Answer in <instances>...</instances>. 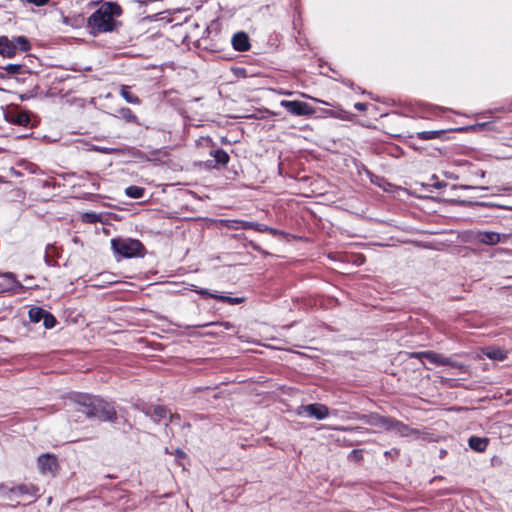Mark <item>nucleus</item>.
<instances>
[{"label": "nucleus", "instance_id": "obj_1", "mask_svg": "<svg viewBox=\"0 0 512 512\" xmlns=\"http://www.w3.org/2000/svg\"><path fill=\"white\" fill-rule=\"evenodd\" d=\"M74 403L88 418H96L100 421L113 422L117 418L116 410L110 403L103 399L84 393H75L72 397Z\"/></svg>", "mask_w": 512, "mask_h": 512}, {"label": "nucleus", "instance_id": "obj_2", "mask_svg": "<svg viewBox=\"0 0 512 512\" xmlns=\"http://www.w3.org/2000/svg\"><path fill=\"white\" fill-rule=\"evenodd\" d=\"M122 13L121 7L113 2H105L88 18V27L93 35L112 32L116 29L115 17Z\"/></svg>", "mask_w": 512, "mask_h": 512}, {"label": "nucleus", "instance_id": "obj_3", "mask_svg": "<svg viewBox=\"0 0 512 512\" xmlns=\"http://www.w3.org/2000/svg\"><path fill=\"white\" fill-rule=\"evenodd\" d=\"M111 246L114 253L124 258L142 256L145 250L143 244L136 239H112Z\"/></svg>", "mask_w": 512, "mask_h": 512}, {"label": "nucleus", "instance_id": "obj_4", "mask_svg": "<svg viewBox=\"0 0 512 512\" xmlns=\"http://www.w3.org/2000/svg\"><path fill=\"white\" fill-rule=\"evenodd\" d=\"M413 356L422 359L425 358L428 360L431 364L435 366H451L454 368H460L461 365L457 363L456 361H453L451 358L446 357L443 354L436 353L433 351H424V352H417L414 353Z\"/></svg>", "mask_w": 512, "mask_h": 512}, {"label": "nucleus", "instance_id": "obj_5", "mask_svg": "<svg viewBox=\"0 0 512 512\" xmlns=\"http://www.w3.org/2000/svg\"><path fill=\"white\" fill-rule=\"evenodd\" d=\"M280 105L284 107L290 114L295 116H310L315 113V109L306 102L294 100H282Z\"/></svg>", "mask_w": 512, "mask_h": 512}, {"label": "nucleus", "instance_id": "obj_6", "mask_svg": "<svg viewBox=\"0 0 512 512\" xmlns=\"http://www.w3.org/2000/svg\"><path fill=\"white\" fill-rule=\"evenodd\" d=\"M300 416L316 418L323 420L328 417L329 409L326 405L320 403H313L300 406L297 412Z\"/></svg>", "mask_w": 512, "mask_h": 512}, {"label": "nucleus", "instance_id": "obj_7", "mask_svg": "<svg viewBox=\"0 0 512 512\" xmlns=\"http://www.w3.org/2000/svg\"><path fill=\"white\" fill-rule=\"evenodd\" d=\"M386 430L393 431L395 434L401 437H413L418 438L420 432L416 429L409 427L408 425L397 421L393 418L388 417L386 422Z\"/></svg>", "mask_w": 512, "mask_h": 512}, {"label": "nucleus", "instance_id": "obj_8", "mask_svg": "<svg viewBox=\"0 0 512 512\" xmlns=\"http://www.w3.org/2000/svg\"><path fill=\"white\" fill-rule=\"evenodd\" d=\"M38 468L43 475H55L58 469V461L56 456L46 453L42 454L37 459Z\"/></svg>", "mask_w": 512, "mask_h": 512}, {"label": "nucleus", "instance_id": "obj_9", "mask_svg": "<svg viewBox=\"0 0 512 512\" xmlns=\"http://www.w3.org/2000/svg\"><path fill=\"white\" fill-rule=\"evenodd\" d=\"M474 238L481 244L496 245L502 242V238H505V235L501 236L499 233L493 231H477Z\"/></svg>", "mask_w": 512, "mask_h": 512}, {"label": "nucleus", "instance_id": "obj_10", "mask_svg": "<svg viewBox=\"0 0 512 512\" xmlns=\"http://www.w3.org/2000/svg\"><path fill=\"white\" fill-rule=\"evenodd\" d=\"M9 491L13 492V495H17V496L27 495V496H31V497H37L38 493H39V487L32 483L19 484L16 486H12V488Z\"/></svg>", "mask_w": 512, "mask_h": 512}, {"label": "nucleus", "instance_id": "obj_11", "mask_svg": "<svg viewBox=\"0 0 512 512\" xmlns=\"http://www.w3.org/2000/svg\"><path fill=\"white\" fill-rule=\"evenodd\" d=\"M17 46L12 39L7 36H0V54L4 57L11 58L15 56Z\"/></svg>", "mask_w": 512, "mask_h": 512}, {"label": "nucleus", "instance_id": "obj_12", "mask_svg": "<svg viewBox=\"0 0 512 512\" xmlns=\"http://www.w3.org/2000/svg\"><path fill=\"white\" fill-rule=\"evenodd\" d=\"M353 418L361 420L368 425L375 426V427H381L384 429L386 427V422L388 419V417H382L378 414L357 415Z\"/></svg>", "mask_w": 512, "mask_h": 512}, {"label": "nucleus", "instance_id": "obj_13", "mask_svg": "<svg viewBox=\"0 0 512 512\" xmlns=\"http://www.w3.org/2000/svg\"><path fill=\"white\" fill-rule=\"evenodd\" d=\"M233 48L237 51L244 52L249 50L250 43L246 33L238 32L232 38Z\"/></svg>", "mask_w": 512, "mask_h": 512}, {"label": "nucleus", "instance_id": "obj_14", "mask_svg": "<svg viewBox=\"0 0 512 512\" xmlns=\"http://www.w3.org/2000/svg\"><path fill=\"white\" fill-rule=\"evenodd\" d=\"M241 228L242 229H253L258 232H268L272 235H278L280 234V231H278L275 228L268 227L267 225L255 223V222H249V221H242L241 222Z\"/></svg>", "mask_w": 512, "mask_h": 512}, {"label": "nucleus", "instance_id": "obj_15", "mask_svg": "<svg viewBox=\"0 0 512 512\" xmlns=\"http://www.w3.org/2000/svg\"><path fill=\"white\" fill-rule=\"evenodd\" d=\"M482 351L491 360L503 361L507 357L506 351L498 347H486Z\"/></svg>", "mask_w": 512, "mask_h": 512}, {"label": "nucleus", "instance_id": "obj_16", "mask_svg": "<svg viewBox=\"0 0 512 512\" xmlns=\"http://www.w3.org/2000/svg\"><path fill=\"white\" fill-rule=\"evenodd\" d=\"M144 413L147 416H151L154 421H160L168 417V415H170V411L165 406L161 405L155 406L153 408V415L151 414L150 409L145 410Z\"/></svg>", "mask_w": 512, "mask_h": 512}, {"label": "nucleus", "instance_id": "obj_17", "mask_svg": "<svg viewBox=\"0 0 512 512\" xmlns=\"http://www.w3.org/2000/svg\"><path fill=\"white\" fill-rule=\"evenodd\" d=\"M210 156L214 158V161L217 165H220L222 167H225L230 160L228 153L223 149L211 150Z\"/></svg>", "mask_w": 512, "mask_h": 512}, {"label": "nucleus", "instance_id": "obj_18", "mask_svg": "<svg viewBox=\"0 0 512 512\" xmlns=\"http://www.w3.org/2000/svg\"><path fill=\"white\" fill-rule=\"evenodd\" d=\"M469 447L476 451V452H483L486 450L488 445V439L487 438H481L472 436L468 440Z\"/></svg>", "mask_w": 512, "mask_h": 512}, {"label": "nucleus", "instance_id": "obj_19", "mask_svg": "<svg viewBox=\"0 0 512 512\" xmlns=\"http://www.w3.org/2000/svg\"><path fill=\"white\" fill-rule=\"evenodd\" d=\"M120 95L125 99L127 103L139 105L141 103L140 98L130 91V87L122 85L120 88Z\"/></svg>", "mask_w": 512, "mask_h": 512}, {"label": "nucleus", "instance_id": "obj_20", "mask_svg": "<svg viewBox=\"0 0 512 512\" xmlns=\"http://www.w3.org/2000/svg\"><path fill=\"white\" fill-rule=\"evenodd\" d=\"M119 117L127 123H133L139 125L138 117L128 107H122L118 110Z\"/></svg>", "mask_w": 512, "mask_h": 512}, {"label": "nucleus", "instance_id": "obj_21", "mask_svg": "<svg viewBox=\"0 0 512 512\" xmlns=\"http://www.w3.org/2000/svg\"><path fill=\"white\" fill-rule=\"evenodd\" d=\"M11 117V122L20 126H28L30 123V115L25 111L17 112Z\"/></svg>", "mask_w": 512, "mask_h": 512}, {"label": "nucleus", "instance_id": "obj_22", "mask_svg": "<svg viewBox=\"0 0 512 512\" xmlns=\"http://www.w3.org/2000/svg\"><path fill=\"white\" fill-rule=\"evenodd\" d=\"M46 310L40 308V307H33L29 310L28 316L31 322L33 323H39L43 320L44 315L46 314Z\"/></svg>", "mask_w": 512, "mask_h": 512}, {"label": "nucleus", "instance_id": "obj_23", "mask_svg": "<svg viewBox=\"0 0 512 512\" xmlns=\"http://www.w3.org/2000/svg\"><path fill=\"white\" fill-rule=\"evenodd\" d=\"M125 193L130 198L139 199L143 197L145 189L139 186L131 185L125 189Z\"/></svg>", "mask_w": 512, "mask_h": 512}, {"label": "nucleus", "instance_id": "obj_24", "mask_svg": "<svg viewBox=\"0 0 512 512\" xmlns=\"http://www.w3.org/2000/svg\"><path fill=\"white\" fill-rule=\"evenodd\" d=\"M211 298L219 300L221 302L228 303L230 305L240 304L244 301V298H242V297H229V296L218 295V294H211Z\"/></svg>", "mask_w": 512, "mask_h": 512}, {"label": "nucleus", "instance_id": "obj_25", "mask_svg": "<svg viewBox=\"0 0 512 512\" xmlns=\"http://www.w3.org/2000/svg\"><path fill=\"white\" fill-rule=\"evenodd\" d=\"M442 131H421L416 133V137L420 140H431L436 139L440 136Z\"/></svg>", "mask_w": 512, "mask_h": 512}, {"label": "nucleus", "instance_id": "obj_26", "mask_svg": "<svg viewBox=\"0 0 512 512\" xmlns=\"http://www.w3.org/2000/svg\"><path fill=\"white\" fill-rule=\"evenodd\" d=\"M12 40L15 42L17 49L19 48L21 51H28L30 49V44L26 37L18 36Z\"/></svg>", "mask_w": 512, "mask_h": 512}, {"label": "nucleus", "instance_id": "obj_27", "mask_svg": "<svg viewBox=\"0 0 512 512\" xmlns=\"http://www.w3.org/2000/svg\"><path fill=\"white\" fill-rule=\"evenodd\" d=\"M92 150L99 152V153H103V154H115V153L122 152V150L119 148L104 147V146H98V145H94L92 147Z\"/></svg>", "mask_w": 512, "mask_h": 512}, {"label": "nucleus", "instance_id": "obj_28", "mask_svg": "<svg viewBox=\"0 0 512 512\" xmlns=\"http://www.w3.org/2000/svg\"><path fill=\"white\" fill-rule=\"evenodd\" d=\"M42 321H43L44 326L47 329L53 328L55 326V324H56L55 317L51 313H49L48 311L44 315V318H43Z\"/></svg>", "mask_w": 512, "mask_h": 512}, {"label": "nucleus", "instance_id": "obj_29", "mask_svg": "<svg viewBox=\"0 0 512 512\" xmlns=\"http://www.w3.org/2000/svg\"><path fill=\"white\" fill-rule=\"evenodd\" d=\"M12 487L8 486L7 484L5 483H1L0 484V493L5 496L6 498L8 499H12V496H13V492H10L9 490L11 489Z\"/></svg>", "mask_w": 512, "mask_h": 512}, {"label": "nucleus", "instance_id": "obj_30", "mask_svg": "<svg viewBox=\"0 0 512 512\" xmlns=\"http://www.w3.org/2000/svg\"><path fill=\"white\" fill-rule=\"evenodd\" d=\"M82 218L87 223H95L99 221L100 216L95 213H85L83 214Z\"/></svg>", "mask_w": 512, "mask_h": 512}, {"label": "nucleus", "instance_id": "obj_31", "mask_svg": "<svg viewBox=\"0 0 512 512\" xmlns=\"http://www.w3.org/2000/svg\"><path fill=\"white\" fill-rule=\"evenodd\" d=\"M241 222L242 221H239V220H232V219H225V220H221V223H223L226 227L228 228H237L235 226V224H240L241 225Z\"/></svg>", "mask_w": 512, "mask_h": 512}, {"label": "nucleus", "instance_id": "obj_32", "mask_svg": "<svg viewBox=\"0 0 512 512\" xmlns=\"http://www.w3.org/2000/svg\"><path fill=\"white\" fill-rule=\"evenodd\" d=\"M5 69L8 73L15 74L19 72L21 66L16 64H9Z\"/></svg>", "mask_w": 512, "mask_h": 512}, {"label": "nucleus", "instance_id": "obj_33", "mask_svg": "<svg viewBox=\"0 0 512 512\" xmlns=\"http://www.w3.org/2000/svg\"><path fill=\"white\" fill-rule=\"evenodd\" d=\"M194 291L204 297H211L212 294L209 290L203 288H197Z\"/></svg>", "mask_w": 512, "mask_h": 512}, {"label": "nucleus", "instance_id": "obj_34", "mask_svg": "<svg viewBox=\"0 0 512 512\" xmlns=\"http://www.w3.org/2000/svg\"><path fill=\"white\" fill-rule=\"evenodd\" d=\"M488 125H489V123H478V124H475V125L471 126V129L474 130V131H482Z\"/></svg>", "mask_w": 512, "mask_h": 512}, {"label": "nucleus", "instance_id": "obj_35", "mask_svg": "<svg viewBox=\"0 0 512 512\" xmlns=\"http://www.w3.org/2000/svg\"><path fill=\"white\" fill-rule=\"evenodd\" d=\"M301 96L304 97V98H308V99H310V100H312L314 102L322 103V104H325V105H330L328 102H325V101L320 100L318 98L312 97V96L307 95L305 93H301Z\"/></svg>", "mask_w": 512, "mask_h": 512}, {"label": "nucleus", "instance_id": "obj_36", "mask_svg": "<svg viewBox=\"0 0 512 512\" xmlns=\"http://www.w3.org/2000/svg\"><path fill=\"white\" fill-rule=\"evenodd\" d=\"M29 3L34 4L35 6H44L49 2V0H27Z\"/></svg>", "mask_w": 512, "mask_h": 512}, {"label": "nucleus", "instance_id": "obj_37", "mask_svg": "<svg viewBox=\"0 0 512 512\" xmlns=\"http://www.w3.org/2000/svg\"><path fill=\"white\" fill-rule=\"evenodd\" d=\"M355 109L358 111H365L367 109V104L362 102H357L354 104Z\"/></svg>", "mask_w": 512, "mask_h": 512}, {"label": "nucleus", "instance_id": "obj_38", "mask_svg": "<svg viewBox=\"0 0 512 512\" xmlns=\"http://www.w3.org/2000/svg\"><path fill=\"white\" fill-rule=\"evenodd\" d=\"M337 430H341V431H354V430H361L362 428L361 427H340V428H336Z\"/></svg>", "mask_w": 512, "mask_h": 512}, {"label": "nucleus", "instance_id": "obj_39", "mask_svg": "<svg viewBox=\"0 0 512 512\" xmlns=\"http://www.w3.org/2000/svg\"><path fill=\"white\" fill-rule=\"evenodd\" d=\"M175 455H176V457H178V458H182V457H184V456H185V453H184L181 449H177V450L175 451Z\"/></svg>", "mask_w": 512, "mask_h": 512}, {"label": "nucleus", "instance_id": "obj_40", "mask_svg": "<svg viewBox=\"0 0 512 512\" xmlns=\"http://www.w3.org/2000/svg\"><path fill=\"white\" fill-rule=\"evenodd\" d=\"M465 189H480V190H486V187H472V186H464Z\"/></svg>", "mask_w": 512, "mask_h": 512}, {"label": "nucleus", "instance_id": "obj_41", "mask_svg": "<svg viewBox=\"0 0 512 512\" xmlns=\"http://www.w3.org/2000/svg\"><path fill=\"white\" fill-rule=\"evenodd\" d=\"M280 93L286 96H291L293 94L291 91H281Z\"/></svg>", "mask_w": 512, "mask_h": 512}, {"label": "nucleus", "instance_id": "obj_42", "mask_svg": "<svg viewBox=\"0 0 512 512\" xmlns=\"http://www.w3.org/2000/svg\"><path fill=\"white\" fill-rule=\"evenodd\" d=\"M499 111H512V106L505 109V108H501V109H498Z\"/></svg>", "mask_w": 512, "mask_h": 512}, {"label": "nucleus", "instance_id": "obj_43", "mask_svg": "<svg viewBox=\"0 0 512 512\" xmlns=\"http://www.w3.org/2000/svg\"><path fill=\"white\" fill-rule=\"evenodd\" d=\"M45 261L48 265H50V259L48 258V256L45 257Z\"/></svg>", "mask_w": 512, "mask_h": 512}, {"label": "nucleus", "instance_id": "obj_44", "mask_svg": "<svg viewBox=\"0 0 512 512\" xmlns=\"http://www.w3.org/2000/svg\"><path fill=\"white\" fill-rule=\"evenodd\" d=\"M209 324H199V325H196V327H206L208 326Z\"/></svg>", "mask_w": 512, "mask_h": 512}, {"label": "nucleus", "instance_id": "obj_45", "mask_svg": "<svg viewBox=\"0 0 512 512\" xmlns=\"http://www.w3.org/2000/svg\"><path fill=\"white\" fill-rule=\"evenodd\" d=\"M3 182L2 177L0 176V183Z\"/></svg>", "mask_w": 512, "mask_h": 512}]
</instances>
